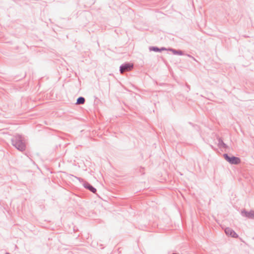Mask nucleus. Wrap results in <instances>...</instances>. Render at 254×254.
<instances>
[{"label": "nucleus", "mask_w": 254, "mask_h": 254, "mask_svg": "<svg viewBox=\"0 0 254 254\" xmlns=\"http://www.w3.org/2000/svg\"><path fill=\"white\" fill-rule=\"evenodd\" d=\"M13 145L20 151H23L25 149V143L22 141L21 138L19 136L16 137L13 140Z\"/></svg>", "instance_id": "obj_1"}, {"label": "nucleus", "mask_w": 254, "mask_h": 254, "mask_svg": "<svg viewBox=\"0 0 254 254\" xmlns=\"http://www.w3.org/2000/svg\"><path fill=\"white\" fill-rule=\"evenodd\" d=\"M224 157L228 162L232 164H238L241 162L240 159L238 157L234 156L229 157L226 154L224 155Z\"/></svg>", "instance_id": "obj_2"}, {"label": "nucleus", "mask_w": 254, "mask_h": 254, "mask_svg": "<svg viewBox=\"0 0 254 254\" xmlns=\"http://www.w3.org/2000/svg\"><path fill=\"white\" fill-rule=\"evenodd\" d=\"M133 68V64H126L124 65L121 67V72L123 73L126 71H130Z\"/></svg>", "instance_id": "obj_3"}, {"label": "nucleus", "mask_w": 254, "mask_h": 254, "mask_svg": "<svg viewBox=\"0 0 254 254\" xmlns=\"http://www.w3.org/2000/svg\"><path fill=\"white\" fill-rule=\"evenodd\" d=\"M225 232L228 236H231L233 238H238V234L235 232L232 229L229 228H227L225 229Z\"/></svg>", "instance_id": "obj_4"}, {"label": "nucleus", "mask_w": 254, "mask_h": 254, "mask_svg": "<svg viewBox=\"0 0 254 254\" xmlns=\"http://www.w3.org/2000/svg\"><path fill=\"white\" fill-rule=\"evenodd\" d=\"M242 213L245 216L249 218H254V211H251L250 212H243Z\"/></svg>", "instance_id": "obj_5"}, {"label": "nucleus", "mask_w": 254, "mask_h": 254, "mask_svg": "<svg viewBox=\"0 0 254 254\" xmlns=\"http://www.w3.org/2000/svg\"><path fill=\"white\" fill-rule=\"evenodd\" d=\"M85 187L89 189L91 191H92L93 193H95L96 191V189H95L94 187H93L92 186L90 185L89 184H88L85 186Z\"/></svg>", "instance_id": "obj_6"}, {"label": "nucleus", "mask_w": 254, "mask_h": 254, "mask_svg": "<svg viewBox=\"0 0 254 254\" xmlns=\"http://www.w3.org/2000/svg\"><path fill=\"white\" fill-rule=\"evenodd\" d=\"M150 50L151 51H155V52H160V51L165 50L166 49L165 48H161V49H159V48H158L157 47H151L150 48Z\"/></svg>", "instance_id": "obj_7"}, {"label": "nucleus", "mask_w": 254, "mask_h": 254, "mask_svg": "<svg viewBox=\"0 0 254 254\" xmlns=\"http://www.w3.org/2000/svg\"><path fill=\"white\" fill-rule=\"evenodd\" d=\"M85 99L83 97H79L77 100V104H82L84 103Z\"/></svg>", "instance_id": "obj_8"}, {"label": "nucleus", "mask_w": 254, "mask_h": 254, "mask_svg": "<svg viewBox=\"0 0 254 254\" xmlns=\"http://www.w3.org/2000/svg\"><path fill=\"white\" fill-rule=\"evenodd\" d=\"M171 51L174 54H178V55H182L183 54L182 52L181 51H175L174 50H171Z\"/></svg>", "instance_id": "obj_9"}, {"label": "nucleus", "mask_w": 254, "mask_h": 254, "mask_svg": "<svg viewBox=\"0 0 254 254\" xmlns=\"http://www.w3.org/2000/svg\"><path fill=\"white\" fill-rule=\"evenodd\" d=\"M6 254H8V253H6Z\"/></svg>", "instance_id": "obj_10"}]
</instances>
